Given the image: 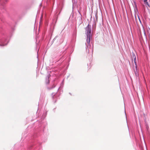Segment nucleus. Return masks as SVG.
<instances>
[{"instance_id":"6","label":"nucleus","mask_w":150,"mask_h":150,"mask_svg":"<svg viewBox=\"0 0 150 150\" xmlns=\"http://www.w3.org/2000/svg\"><path fill=\"white\" fill-rule=\"evenodd\" d=\"M138 18L139 20V21L140 22H141V21H140V19H139V16H138Z\"/></svg>"},{"instance_id":"2","label":"nucleus","mask_w":150,"mask_h":150,"mask_svg":"<svg viewBox=\"0 0 150 150\" xmlns=\"http://www.w3.org/2000/svg\"><path fill=\"white\" fill-rule=\"evenodd\" d=\"M136 58L135 57L134 59V63H135L136 66H135V69H134V71L135 74L136 76H137L138 75V71H137V65L136 64V62H135V61H136Z\"/></svg>"},{"instance_id":"4","label":"nucleus","mask_w":150,"mask_h":150,"mask_svg":"<svg viewBox=\"0 0 150 150\" xmlns=\"http://www.w3.org/2000/svg\"><path fill=\"white\" fill-rule=\"evenodd\" d=\"M146 128L148 130V129L149 128V126L147 124L146 122Z\"/></svg>"},{"instance_id":"3","label":"nucleus","mask_w":150,"mask_h":150,"mask_svg":"<svg viewBox=\"0 0 150 150\" xmlns=\"http://www.w3.org/2000/svg\"><path fill=\"white\" fill-rule=\"evenodd\" d=\"M147 0H144V3L147 5H149V4L147 2Z\"/></svg>"},{"instance_id":"1","label":"nucleus","mask_w":150,"mask_h":150,"mask_svg":"<svg viewBox=\"0 0 150 150\" xmlns=\"http://www.w3.org/2000/svg\"><path fill=\"white\" fill-rule=\"evenodd\" d=\"M86 30L87 36V42L89 44L90 42L91 37V26L89 24L88 25L86 28Z\"/></svg>"},{"instance_id":"5","label":"nucleus","mask_w":150,"mask_h":150,"mask_svg":"<svg viewBox=\"0 0 150 150\" xmlns=\"http://www.w3.org/2000/svg\"><path fill=\"white\" fill-rule=\"evenodd\" d=\"M135 18H136V17H135ZM136 22L137 23L138 22V21H137V19L136 18Z\"/></svg>"}]
</instances>
